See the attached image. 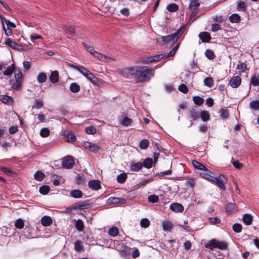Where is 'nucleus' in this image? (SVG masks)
<instances>
[{
  "instance_id": "nucleus-1",
  "label": "nucleus",
  "mask_w": 259,
  "mask_h": 259,
  "mask_svg": "<svg viewBox=\"0 0 259 259\" xmlns=\"http://www.w3.org/2000/svg\"><path fill=\"white\" fill-rule=\"evenodd\" d=\"M120 74L124 77L134 76L137 82L149 81L154 75V70L145 66H135L127 67L120 71Z\"/></svg>"
},
{
  "instance_id": "nucleus-2",
  "label": "nucleus",
  "mask_w": 259,
  "mask_h": 259,
  "mask_svg": "<svg viewBox=\"0 0 259 259\" xmlns=\"http://www.w3.org/2000/svg\"><path fill=\"white\" fill-rule=\"evenodd\" d=\"M15 81L10 80V84L11 88L15 90H20L22 88L23 83V75L20 70H16L15 71Z\"/></svg>"
},
{
  "instance_id": "nucleus-3",
  "label": "nucleus",
  "mask_w": 259,
  "mask_h": 259,
  "mask_svg": "<svg viewBox=\"0 0 259 259\" xmlns=\"http://www.w3.org/2000/svg\"><path fill=\"white\" fill-rule=\"evenodd\" d=\"M228 247V244L224 241H221L215 239H212L205 244V247L212 250L213 248H219L221 250H225Z\"/></svg>"
},
{
  "instance_id": "nucleus-4",
  "label": "nucleus",
  "mask_w": 259,
  "mask_h": 259,
  "mask_svg": "<svg viewBox=\"0 0 259 259\" xmlns=\"http://www.w3.org/2000/svg\"><path fill=\"white\" fill-rule=\"evenodd\" d=\"M183 29H180L174 34L163 36L160 38L161 43L164 44L167 42L173 44L176 41L183 33Z\"/></svg>"
},
{
  "instance_id": "nucleus-5",
  "label": "nucleus",
  "mask_w": 259,
  "mask_h": 259,
  "mask_svg": "<svg viewBox=\"0 0 259 259\" xmlns=\"http://www.w3.org/2000/svg\"><path fill=\"white\" fill-rule=\"evenodd\" d=\"M200 2L199 0H190L189 9L191 11V17H195L199 11Z\"/></svg>"
},
{
  "instance_id": "nucleus-6",
  "label": "nucleus",
  "mask_w": 259,
  "mask_h": 259,
  "mask_svg": "<svg viewBox=\"0 0 259 259\" xmlns=\"http://www.w3.org/2000/svg\"><path fill=\"white\" fill-rule=\"evenodd\" d=\"M214 179L215 180H213L212 182H215L219 187L225 190V184L227 183V180L225 176L221 174L219 175L218 177H214Z\"/></svg>"
},
{
  "instance_id": "nucleus-7",
  "label": "nucleus",
  "mask_w": 259,
  "mask_h": 259,
  "mask_svg": "<svg viewBox=\"0 0 259 259\" xmlns=\"http://www.w3.org/2000/svg\"><path fill=\"white\" fill-rule=\"evenodd\" d=\"M82 146L84 148L93 152H97L100 149V147L98 145L88 141L82 142Z\"/></svg>"
},
{
  "instance_id": "nucleus-8",
  "label": "nucleus",
  "mask_w": 259,
  "mask_h": 259,
  "mask_svg": "<svg viewBox=\"0 0 259 259\" xmlns=\"http://www.w3.org/2000/svg\"><path fill=\"white\" fill-rule=\"evenodd\" d=\"M62 166L65 168H71L74 164L73 157L70 156H67L64 157L62 161Z\"/></svg>"
},
{
  "instance_id": "nucleus-9",
  "label": "nucleus",
  "mask_w": 259,
  "mask_h": 259,
  "mask_svg": "<svg viewBox=\"0 0 259 259\" xmlns=\"http://www.w3.org/2000/svg\"><path fill=\"white\" fill-rule=\"evenodd\" d=\"M94 57L97 58L100 61L105 63H109L116 61V59L115 58H112L110 56L105 55L104 54L99 53L98 52L95 54V56Z\"/></svg>"
},
{
  "instance_id": "nucleus-10",
  "label": "nucleus",
  "mask_w": 259,
  "mask_h": 259,
  "mask_svg": "<svg viewBox=\"0 0 259 259\" xmlns=\"http://www.w3.org/2000/svg\"><path fill=\"white\" fill-rule=\"evenodd\" d=\"M5 44L12 49L18 51L24 50L26 49L23 46L17 44L16 42L11 40L10 38H7L6 40Z\"/></svg>"
},
{
  "instance_id": "nucleus-11",
  "label": "nucleus",
  "mask_w": 259,
  "mask_h": 259,
  "mask_svg": "<svg viewBox=\"0 0 259 259\" xmlns=\"http://www.w3.org/2000/svg\"><path fill=\"white\" fill-rule=\"evenodd\" d=\"M88 186L93 190L97 191L101 188V182L98 180H93L89 182Z\"/></svg>"
},
{
  "instance_id": "nucleus-12",
  "label": "nucleus",
  "mask_w": 259,
  "mask_h": 259,
  "mask_svg": "<svg viewBox=\"0 0 259 259\" xmlns=\"http://www.w3.org/2000/svg\"><path fill=\"white\" fill-rule=\"evenodd\" d=\"M62 134L64 136L66 142H73L76 141L75 136L68 131H62Z\"/></svg>"
},
{
  "instance_id": "nucleus-13",
  "label": "nucleus",
  "mask_w": 259,
  "mask_h": 259,
  "mask_svg": "<svg viewBox=\"0 0 259 259\" xmlns=\"http://www.w3.org/2000/svg\"><path fill=\"white\" fill-rule=\"evenodd\" d=\"M241 79L239 76H233L229 81V84L232 88H236L239 87L241 83Z\"/></svg>"
},
{
  "instance_id": "nucleus-14",
  "label": "nucleus",
  "mask_w": 259,
  "mask_h": 259,
  "mask_svg": "<svg viewBox=\"0 0 259 259\" xmlns=\"http://www.w3.org/2000/svg\"><path fill=\"white\" fill-rule=\"evenodd\" d=\"M163 58H166V54L165 53H163V54H159V55H156L154 56L148 57V58H147V59L145 61V62L146 63H148V62H155L158 61L159 60H160V59H162Z\"/></svg>"
},
{
  "instance_id": "nucleus-15",
  "label": "nucleus",
  "mask_w": 259,
  "mask_h": 259,
  "mask_svg": "<svg viewBox=\"0 0 259 259\" xmlns=\"http://www.w3.org/2000/svg\"><path fill=\"white\" fill-rule=\"evenodd\" d=\"M170 209L175 212H181L184 210V207L181 204L173 203L170 204Z\"/></svg>"
},
{
  "instance_id": "nucleus-16",
  "label": "nucleus",
  "mask_w": 259,
  "mask_h": 259,
  "mask_svg": "<svg viewBox=\"0 0 259 259\" xmlns=\"http://www.w3.org/2000/svg\"><path fill=\"white\" fill-rule=\"evenodd\" d=\"M200 176L202 178L210 181H212L213 180H215L214 177L210 174L207 168H206V169L203 170L202 172H200Z\"/></svg>"
},
{
  "instance_id": "nucleus-17",
  "label": "nucleus",
  "mask_w": 259,
  "mask_h": 259,
  "mask_svg": "<svg viewBox=\"0 0 259 259\" xmlns=\"http://www.w3.org/2000/svg\"><path fill=\"white\" fill-rule=\"evenodd\" d=\"M0 100L5 104L7 105H11L13 102V99L12 97L7 96V95H2L0 96Z\"/></svg>"
},
{
  "instance_id": "nucleus-18",
  "label": "nucleus",
  "mask_w": 259,
  "mask_h": 259,
  "mask_svg": "<svg viewBox=\"0 0 259 259\" xmlns=\"http://www.w3.org/2000/svg\"><path fill=\"white\" fill-rule=\"evenodd\" d=\"M199 36L200 39L204 42H208L211 39L210 34L207 32L200 33Z\"/></svg>"
},
{
  "instance_id": "nucleus-19",
  "label": "nucleus",
  "mask_w": 259,
  "mask_h": 259,
  "mask_svg": "<svg viewBox=\"0 0 259 259\" xmlns=\"http://www.w3.org/2000/svg\"><path fill=\"white\" fill-rule=\"evenodd\" d=\"M41 224L44 226H49L52 224V220L49 216H44L41 219Z\"/></svg>"
},
{
  "instance_id": "nucleus-20",
  "label": "nucleus",
  "mask_w": 259,
  "mask_h": 259,
  "mask_svg": "<svg viewBox=\"0 0 259 259\" xmlns=\"http://www.w3.org/2000/svg\"><path fill=\"white\" fill-rule=\"evenodd\" d=\"M162 225L163 229L165 231H170L172 228V224L169 221L166 220L163 221Z\"/></svg>"
},
{
  "instance_id": "nucleus-21",
  "label": "nucleus",
  "mask_w": 259,
  "mask_h": 259,
  "mask_svg": "<svg viewBox=\"0 0 259 259\" xmlns=\"http://www.w3.org/2000/svg\"><path fill=\"white\" fill-rule=\"evenodd\" d=\"M50 81L52 83H57L59 81V73L57 71L52 72L50 76Z\"/></svg>"
},
{
  "instance_id": "nucleus-22",
  "label": "nucleus",
  "mask_w": 259,
  "mask_h": 259,
  "mask_svg": "<svg viewBox=\"0 0 259 259\" xmlns=\"http://www.w3.org/2000/svg\"><path fill=\"white\" fill-rule=\"evenodd\" d=\"M82 45L83 47L86 49L87 51L92 54L94 57L95 56V54L97 53V52L94 50V48L92 46L88 45L86 42H82Z\"/></svg>"
},
{
  "instance_id": "nucleus-23",
  "label": "nucleus",
  "mask_w": 259,
  "mask_h": 259,
  "mask_svg": "<svg viewBox=\"0 0 259 259\" xmlns=\"http://www.w3.org/2000/svg\"><path fill=\"white\" fill-rule=\"evenodd\" d=\"M243 221L245 225H249L252 223V217L249 214H245L243 217Z\"/></svg>"
},
{
  "instance_id": "nucleus-24",
  "label": "nucleus",
  "mask_w": 259,
  "mask_h": 259,
  "mask_svg": "<svg viewBox=\"0 0 259 259\" xmlns=\"http://www.w3.org/2000/svg\"><path fill=\"white\" fill-rule=\"evenodd\" d=\"M250 84L253 86L259 85V74L255 73L251 77Z\"/></svg>"
},
{
  "instance_id": "nucleus-25",
  "label": "nucleus",
  "mask_w": 259,
  "mask_h": 259,
  "mask_svg": "<svg viewBox=\"0 0 259 259\" xmlns=\"http://www.w3.org/2000/svg\"><path fill=\"white\" fill-rule=\"evenodd\" d=\"M70 196L73 198H79L82 196V192L79 190H72L70 193Z\"/></svg>"
},
{
  "instance_id": "nucleus-26",
  "label": "nucleus",
  "mask_w": 259,
  "mask_h": 259,
  "mask_svg": "<svg viewBox=\"0 0 259 259\" xmlns=\"http://www.w3.org/2000/svg\"><path fill=\"white\" fill-rule=\"evenodd\" d=\"M143 167L142 163L136 162L131 164V169L132 171H137L140 170Z\"/></svg>"
},
{
  "instance_id": "nucleus-27",
  "label": "nucleus",
  "mask_w": 259,
  "mask_h": 259,
  "mask_svg": "<svg viewBox=\"0 0 259 259\" xmlns=\"http://www.w3.org/2000/svg\"><path fill=\"white\" fill-rule=\"evenodd\" d=\"M190 117L193 118L194 120H196L200 116V114L195 109H190L189 111Z\"/></svg>"
},
{
  "instance_id": "nucleus-28",
  "label": "nucleus",
  "mask_w": 259,
  "mask_h": 259,
  "mask_svg": "<svg viewBox=\"0 0 259 259\" xmlns=\"http://www.w3.org/2000/svg\"><path fill=\"white\" fill-rule=\"evenodd\" d=\"M143 166H144L145 167L147 168H150L152 167V164H153V161L152 158H146L143 163Z\"/></svg>"
},
{
  "instance_id": "nucleus-29",
  "label": "nucleus",
  "mask_w": 259,
  "mask_h": 259,
  "mask_svg": "<svg viewBox=\"0 0 259 259\" xmlns=\"http://www.w3.org/2000/svg\"><path fill=\"white\" fill-rule=\"evenodd\" d=\"M15 65L12 64L4 72V75L6 76H10L15 71Z\"/></svg>"
},
{
  "instance_id": "nucleus-30",
  "label": "nucleus",
  "mask_w": 259,
  "mask_h": 259,
  "mask_svg": "<svg viewBox=\"0 0 259 259\" xmlns=\"http://www.w3.org/2000/svg\"><path fill=\"white\" fill-rule=\"evenodd\" d=\"M192 164L195 168L200 169V170H203L206 169V168L203 164H202V163L199 162L198 161H197L196 160H193Z\"/></svg>"
},
{
  "instance_id": "nucleus-31",
  "label": "nucleus",
  "mask_w": 259,
  "mask_h": 259,
  "mask_svg": "<svg viewBox=\"0 0 259 259\" xmlns=\"http://www.w3.org/2000/svg\"><path fill=\"white\" fill-rule=\"evenodd\" d=\"M70 90L72 93H76L80 91V87L77 83L73 82L71 83Z\"/></svg>"
},
{
  "instance_id": "nucleus-32",
  "label": "nucleus",
  "mask_w": 259,
  "mask_h": 259,
  "mask_svg": "<svg viewBox=\"0 0 259 259\" xmlns=\"http://www.w3.org/2000/svg\"><path fill=\"white\" fill-rule=\"evenodd\" d=\"M47 78V75L44 72H40L38 74L37 77V81L39 83H44L45 82Z\"/></svg>"
},
{
  "instance_id": "nucleus-33",
  "label": "nucleus",
  "mask_w": 259,
  "mask_h": 259,
  "mask_svg": "<svg viewBox=\"0 0 259 259\" xmlns=\"http://www.w3.org/2000/svg\"><path fill=\"white\" fill-rule=\"evenodd\" d=\"M200 116L203 121H207L210 118V115L206 111H202L200 114Z\"/></svg>"
},
{
  "instance_id": "nucleus-34",
  "label": "nucleus",
  "mask_w": 259,
  "mask_h": 259,
  "mask_svg": "<svg viewBox=\"0 0 259 259\" xmlns=\"http://www.w3.org/2000/svg\"><path fill=\"white\" fill-rule=\"evenodd\" d=\"M250 108L254 110H259V101H252L249 104Z\"/></svg>"
},
{
  "instance_id": "nucleus-35",
  "label": "nucleus",
  "mask_w": 259,
  "mask_h": 259,
  "mask_svg": "<svg viewBox=\"0 0 259 259\" xmlns=\"http://www.w3.org/2000/svg\"><path fill=\"white\" fill-rule=\"evenodd\" d=\"M75 228L78 231H82L84 228V224L82 220H78L75 223Z\"/></svg>"
},
{
  "instance_id": "nucleus-36",
  "label": "nucleus",
  "mask_w": 259,
  "mask_h": 259,
  "mask_svg": "<svg viewBox=\"0 0 259 259\" xmlns=\"http://www.w3.org/2000/svg\"><path fill=\"white\" fill-rule=\"evenodd\" d=\"M229 20L231 22L237 23L240 20V17L237 14H234L230 16Z\"/></svg>"
},
{
  "instance_id": "nucleus-37",
  "label": "nucleus",
  "mask_w": 259,
  "mask_h": 259,
  "mask_svg": "<svg viewBox=\"0 0 259 259\" xmlns=\"http://www.w3.org/2000/svg\"><path fill=\"white\" fill-rule=\"evenodd\" d=\"M204 83L205 85L211 88L213 85V80L211 77H206L204 80Z\"/></svg>"
},
{
  "instance_id": "nucleus-38",
  "label": "nucleus",
  "mask_w": 259,
  "mask_h": 259,
  "mask_svg": "<svg viewBox=\"0 0 259 259\" xmlns=\"http://www.w3.org/2000/svg\"><path fill=\"white\" fill-rule=\"evenodd\" d=\"M34 177L35 180L41 181L45 178V174L40 171H37L35 173Z\"/></svg>"
},
{
  "instance_id": "nucleus-39",
  "label": "nucleus",
  "mask_w": 259,
  "mask_h": 259,
  "mask_svg": "<svg viewBox=\"0 0 259 259\" xmlns=\"http://www.w3.org/2000/svg\"><path fill=\"white\" fill-rule=\"evenodd\" d=\"M127 179V175L125 173H122L119 175L117 177V181L118 183H123Z\"/></svg>"
},
{
  "instance_id": "nucleus-40",
  "label": "nucleus",
  "mask_w": 259,
  "mask_h": 259,
  "mask_svg": "<svg viewBox=\"0 0 259 259\" xmlns=\"http://www.w3.org/2000/svg\"><path fill=\"white\" fill-rule=\"evenodd\" d=\"M118 232V229L116 227H112L109 230V234L112 236H116Z\"/></svg>"
},
{
  "instance_id": "nucleus-41",
  "label": "nucleus",
  "mask_w": 259,
  "mask_h": 259,
  "mask_svg": "<svg viewBox=\"0 0 259 259\" xmlns=\"http://www.w3.org/2000/svg\"><path fill=\"white\" fill-rule=\"evenodd\" d=\"M50 133V131L48 128H42L40 131V135L44 138L48 137Z\"/></svg>"
},
{
  "instance_id": "nucleus-42",
  "label": "nucleus",
  "mask_w": 259,
  "mask_h": 259,
  "mask_svg": "<svg viewBox=\"0 0 259 259\" xmlns=\"http://www.w3.org/2000/svg\"><path fill=\"white\" fill-rule=\"evenodd\" d=\"M132 122V120L128 117H124L120 122V123L123 126H127L130 125Z\"/></svg>"
},
{
  "instance_id": "nucleus-43",
  "label": "nucleus",
  "mask_w": 259,
  "mask_h": 259,
  "mask_svg": "<svg viewBox=\"0 0 259 259\" xmlns=\"http://www.w3.org/2000/svg\"><path fill=\"white\" fill-rule=\"evenodd\" d=\"M24 224L23 220L21 219L17 220L15 224V227L19 229H22L24 227Z\"/></svg>"
},
{
  "instance_id": "nucleus-44",
  "label": "nucleus",
  "mask_w": 259,
  "mask_h": 259,
  "mask_svg": "<svg viewBox=\"0 0 259 259\" xmlns=\"http://www.w3.org/2000/svg\"><path fill=\"white\" fill-rule=\"evenodd\" d=\"M166 8L169 12H176L178 10V6L175 4H171L167 5Z\"/></svg>"
},
{
  "instance_id": "nucleus-45",
  "label": "nucleus",
  "mask_w": 259,
  "mask_h": 259,
  "mask_svg": "<svg viewBox=\"0 0 259 259\" xmlns=\"http://www.w3.org/2000/svg\"><path fill=\"white\" fill-rule=\"evenodd\" d=\"M39 192L44 195L48 194L50 191V188L48 186H42L39 188Z\"/></svg>"
},
{
  "instance_id": "nucleus-46",
  "label": "nucleus",
  "mask_w": 259,
  "mask_h": 259,
  "mask_svg": "<svg viewBox=\"0 0 259 259\" xmlns=\"http://www.w3.org/2000/svg\"><path fill=\"white\" fill-rule=\"evenodd\" d=\"M205 56L209 59H213L215 57L213 52L210 50L207 49L205 52Z\"/></svg>"
},
{
  "instance_id": "nucleus-47",
  "label": "nucleus",
  "mask_w": 259,
  "mask_h": 259,
  "mask_svg": "<svg viewBox=\"0 0 259 259\" xmlns=\"http://www.w3.org/2000/svg\"><path fill=\"white\" fill-rule=\"evenodd\" d=\"M193 99L195 104L198 105H202L204 102V100L199 96H195Z\"/></svg>"
},
{
  "instance_id": "nucleus-48",
  "label": "nucleus",
  "mask_w": 259,
  "mask_h": 259,
  "mask_svg": "<svg viewBox=\"0 0 259 259\" xmlns=\"http://www.w3.org/2000/svg\"><path fill=\"white\" fill-rule=\"evenodd\" d=\"M139 145L141 149H145L149 146V141L147 140L144 139L141 141Z\"/></svg>"
},
{
  "instance_id": "nucleus-49",
  "label": "nucleus",
  "mask_w": 259,
  "mask_h": 259,
  "mask_svg": "<svg viewBox=\"0 0 259 259\" xmlns=\"http://www.w3.org/2000/svg\"><path fill=\"white\" fill-rule=\"evenodd\" d=\"M91 82L96 84L98 82V79L95 75L91 72L87 77Z\"/></svg>"
},
{
  "instance_id": "nucleus-50",
  "label": "nucleus",
  "mask_w": 259,
  "mask_h": 259,
  "mask_svg": "<svg viewBox=\"0 0 259 259\" xmlns=\"http://www.w3.org/2000/svg\"><path fill=\"white\" fill-rule=\"evenodd\" d=\"M83 246L80 241H76L75 243V249L76 251L80 252L82 250Z\"/></svg>"
},
{
  "instance_id": "nucleus-51",
  "label": "nucleus",
  "mask_w": 259,
  "mask_h": 259,
  "mask_svg": "<svg viewBox=\"0 0 259 259\" xmlns=\"http://www.w3.org/2000/svg\"><path fill=\"white\" fill-rule=\"evenodd\" d=\"M140 225L142 227L147 228L150 225V222L148 219L144 218L142 219L140 222Z\"/></svg>"
},
{
  "instance_id": "nucleus-52",
  "label": "nucleus",
  "mask_w": 259,
  "mask_h": 259,
  "mask_svg": "<svg viewBox=\"0 0 259 259\" xmlns=\"http://www.w3.org/2000/svg\"><path fill=\"white\" fill-rule=\"evenodd\" d=\"M76 205V206H74L75 209H76L77 208L80 209H84L87 208V206H88V204L85 202H79L78 203H77Z\"/></svg>"
},
{
  "instance_id": "nucleus-53",
  "label": "nucleus",
  "mask_w": 259,
  "mask_h": 259,
  "mask_svg": "<svg viewBox=\"0 0 259 259\" xmlns=\"http://www.w3.org/2000/svg\"><path fill=\"white\" fill-rule=\"evenodd\" d=\"M43 106V101L41 99L35 100L33 107L36 109H39Z\"/></svg>"
},
{
  "instance_id": "nucleus-54",
  "label": "nucleus",
  "mask_w": 259,
  "mask_h": 259,
  "mask_svg": "<svg viewBox=\"0 0 259 259\" xmlns=\"http://www.w3.org/2000/svg\"><path fill=\"white\" fill-rule=\"evenodd\" d=\"M233 230L236 233H239L242 230V226L240 224L236 223L233 226Z\"/></svg>"
},
{
  "instance_id": "nucleus-55",
  "label": "nucleus",
  "mask_w": 259,
  "mask_h": 259,
  "mask_svg": "<svg viewBox=\"0 0 259 259\" xmlns=\"http://www.w3.org/2000/svg\"><path fill=\"white\" fill-rule=\"evenodd\" d=\"M159 200L158 196L155 195H151L148 197V201L151 203L157 202Z\"/></svg>"
},
{
  "instance_id": "nucleus-56",
  "label": "nucleus",
  "mask_w": 259,
  "mask_h": 259,
  "mask_svg": "<svg viewBox=\"0 0 259 259\" xmlns=\"http://www.w3.org/2000/svg\"><path fill=\"white\" fill-rule=\"evenodd\" d=\"M85 131L88 134H94L96 132V129L93 126H90L85 128Z\"/></svg>"
},
{
  "instance_id": "nucleus-57",
  "label": "nucleus",
  "mask_w": 259,
  "mask_h": 259,
  "mask_svg": "<svg viewBox=\"0 0 259 259\" xmlns=\"http://www.w3.org/2000/svg\"><path fill=\"white\" fill-rule=\"evenodd\" d=\"M246 68V64L244 63H240L237 65V69L240 72H243Z\"/></svg>"
},
{
  "instance_id": "nucleus-58",
  "label": "nucleus",
  "mask_w": 259,
  "mask_h": 259,
  "mask_svg": "<svg viewBox=\"0 0 259 259\" xmlns=\"http://www.w3.org/2000/svg\"><path fill=\"white\" fill-rule=\"evenodd\" d=\"M220 114H221V116L223 118L226 119V118H228V111L226 109H221L220 110Z\"/></svg>"
},
{
  "instance_id": "nucleus-59",
  "label": "nucleus",
  "mask_w": 259,
  "mask_h": 259,
  "mask_svg": "<svg viewBox=\"0 0 259 259\" xmlns=\"http://www.w3.org/2000/svg\"><path fill=\"white\" fill-rule=\"evenodd\" d=\"M179 47V45L178 44L170 52H169L168 54H166V58L169 57H171L175 54L177 51L178 50Z\"/></svg>"
},
{
  "instance_id": "nucleus-60",
  "label": "nucleus",
  "mask_w": 259,
  "mask_h": 259,
  "mask_svg": "<svg viewBox=\"0 0 259 259\" xmlns=\"http://www.w3.org/2000/svg\"><path fill=\"white\" fill-rule=\"evenodd\" d=\"M179 90L180 92L184 93H187L188 92V87L185 84H181L179 87Z\"/></svg>"
},
{
  "instance_id": "nucleus-61",
  "label": "nucleus",
  "mask_w": 259,
  "mask_h": 259,
  "mask_svg": "<svg viewBox=\"0 0 259 259\" xmlns=\"http://www.w3.org/2000/svg\"><path fill=\"white\" fill-rule=\"evenodd\" d=\"M73 68H74L75 69L78 70L79 72H80L82 74H83L84 71H85L87 70L86 68H85L84 67H83V66H76V65H73L72 66Z\"/></svg>"
},
{
  "instance_id": "nucleus-62",
  "label": "nucleus",
  "mask_w": 259,
  "mask_h": 259,
  "mask_svg": "<svg viewBox=\"0 0 259 259\" xmlns=\"http://www.w3.org/2000/svg\"><path fill=\"white\" fill-rule=\"evenodd\" d=\"M208 220L212 224H218L221 222L220 219L218 218H210L208 219Z\"/></svg>"
},
{
  "instance_id": "nucleus-63",
  "label": "nucleus",
  "mask_w": 259,
  "mask_h": 259,
  "mask_svg": "<svg viewBox=\"0 0 259 259\" xmlns=\"http://www.w3.org/2000/svg\"><path fill=\"white\" fill-rule=\"evenodd\" d=\"M233 166L237 169H241L243 167V164L240 163L238 161H234L232 162Z\"/></svg>"
},
{
  "instance_id": "nucleus-64",
  "label": "nucleus",
  "mask_w": 259,
  "mask_h": 259,
  "mask_svg": "<svg viewBox=\"0 0 259 259\" xmlns=\"http://www.w3.org/2000/svg\"><path fill=\"white\" fill-rule=\"evenodd\" d=\"M246 7L245 3L243 2H239L237 3V9L239 10H244Z\"/></svg>"
}]
</instances>
